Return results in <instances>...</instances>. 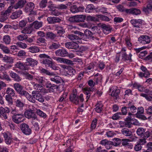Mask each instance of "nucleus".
<instances>
[{"label": "nucleus", "mask_w": 152, "mask_h": 152, "mask_svg": "<svg viewBox=\"0 0 152 152\" xmlns=\"http://www.w3.org/2000/svg\"><path fill=\"white\" fill-rule=\"evenodd\" d=\"M42 22L36 21L31 24L29 27H26L21 31L22 34L19 35L18 38H27V36L26 34H30L33 30L32 26H33L36 29H38L42 26Z\"/></svg>", "instance_id": "nucleus-1"}, {"label": "nucleus", "mask_w": 152, "mask_h": 152, "mask_svg": "<svg viewBox=\"0 0 152 152\" xmlns=\"http://www.w3.org/2000/svg\"><path fill=\"white\" fill-rule=\"evenodd\" d=\"M13 86L15 90L20 96L26 97L31 102H34V100H32V97L31 95L27 91H25L24 87L20 84L18 83H15L13 84Z\"/></svg>", "instance_id": "nucleus-2"}, {"label": "nucleus", "mask_w": 152, "mask_h": 152, "mask_svg": "<svg viewBox=\"0 0 152 152\" xmlns=\"http://www.w3.org/2000/svg\"><path fill=\"white\" fill-rule=\"evenodd\" d=\"M26 0H20L19 1L14 7L11 6L9 7L5 12H1V15H3L5 16L9 15L11 12L13 11V9H17L18 8H22L26 3Z\"/></svg>", "instance_id": "nucleus-3"}, {"label": "nucleus", "mask_w": 152, "mask_h": 152, "mask_svg": "<svg viewBox=\"0 0 152 152\" xmlns=\"http://www.w3.org/2000/svg\"><path fill=\"white\" fill-rule=\"evenodd\" d=\"M69 99L70 101L76 104H79V100L81 102H83L84 100L83 94H81L79 96H78L75 93L71 94Z\"/></svg>", "instance_id": "nucleus-4"}, {"label": "nucleus", "mask_w": 152, "mask_h": 152, "mask_svg": "<svg viewBox=\"0 0 152 152\" xmlns=\"http://www.w3.org/2000/svg\"><path fill=\"white\" fill-rule=\"evenodd\" d=\"M20 128L22 132L26 135H29L31 133V130L29 126L25 123H23L21 124Z\"/></svg>", "instance_id": "nucleus-5"}, {"label": "nucleus", "mask_w": 152, "mask_h": 152, "mask_svg": "<svg viewBox=\"0 0 152 152\" xmlns=\"http://www.w3.org/2000/svg\"><path fill=\"white\" fill-rule=\"evenodd\" d=\"M86 16L84 15H77L70 17L69 20L72 22L83 21L85 19Z\"/></svg>", "instance_id": "nucleus-6"}, {"label": "nucleus", "mask_w": 152, "mask_h": 152, "mask_svg": "<svg viewBox=\"0 0 152 152\" xmlns=\"http://www.w3.org/2000/svg\"><path fill=\"white\" fill-rule=\"evenodd\" d=\"M39 91H34L32 92V96H31L32 97V100H33L34 101V102L33 103H34L35 102V100L33 99V98L35 99L40 102H44V97L39 93Z\"/></svg>", "instance_id": "nucleus-7"}, {"label": "nucleus", "mask_w": 152, "mask_h": 152, "mask_svg": "<svg viewBox=\"0 0 152 152\" xmlns=\"http://www.w3.org/2000/svg\"><path fill=\"white\" fill-rule=\"evenodd\" d=\"M25 117L28 119L32 118L33 120L36 121H39L37 116L34 112L31 109L26 110L24 113Z\"/></svg>", "instance_id": "nucleus-8"}, {"label": "nucleus", "mask_w": 152, "mask_h": 152, "mask_svg": "<svg viewBox=\"0 0 152 152\" xmlns=\"http://www.w3.org/2000/svg\"><path fill=\"white\" fill-rule=\"evenodd\" d=\"M15 66L21 70L24 71H28L30 69V66L26 61L25 63L22 62L20 61H18L15 64Z\"/></svg>", "instance_id": "nucleus-9"}, {"label": "nucleus", "mask_w": 152, "mask_h": 152, "mask_svg": "<svg viewBox=\"0 0 152 152\" xmlns=\"http://www.w3.org/2000/svg\"><path fill=\"white\" fill-rule=\"evenodd\" d=\"M12 118L13 121L17 124L23 122L24 120V115L22 113H19L16 115H12Z\"/></svg>", "instance_id": "nucleus-10"}, {"label": "nucleus", "mask_w": 152, "mask_h": 152, "mask_svg": "<svg viewBox=\"0 0 152 152\" xmlns=\"http://www.w3.org/2000/svg\"><path fill=\"white\" fill-rule=\"evenodd\" d=\"M9 112L10 111L7 107L0 108V118L2 117L4 120L7 119Z\"/></svg>", "instance_id": "nucleus-11"}, {"label": "nucleus", "mask_w": 152, "mask_h": 152, "mask_svg": "<svg viewBox=\"0 0 152 152\" xmlns=\"http://www.w3.org/2000/svg\"><path fill=\"white\" fill-rule=\"evenodd\" d=\"M41 63L45 65L46 66L50 67L53 70H57L58 69V67L56 66L55 64L53 63L52 61L48 59L44 60Z\"/></svg>", "instance_id": "nucleus-12"}, {"label": "nucleus", "mask_w": 152, "mask_h": 152, "mask_svg": "<svg viewBox=\"0 0 152 152\" xmlns=\"http://www.w3.org/2000/svg\"><path fill=\"white\" fill-rule=\"evenodd\" d=\"M53 58L54 60L57 61L58 62L60 63H65L69 64H73V62L72 61L70 60L64 58H62L59 57H56L53 56L52 57Z\"/></svg>", "instance_id": "nucleus-13"}, {"label": "nucleus", "mask_w": 152, "mask_h": 152, "mask_svg": "<svg viewBox=\"0 0 152 152\" xmlns=\"http://www.w3.org/2000/svg\"><path fill=\"white\" fill-rule=\"evenodd\" d=\"M46 87L48 89L50 92H53L55 89L59 88V86L52 84L50 82H48L45 84Z\"/></svg>", "instance_id": "nucleus-14"}, {"label": "nucleus", "mask_w": 152, "mask_h": 152, "mask_svg": "<svg viewBox=\"0 0 152 152\" xmlns=\"http://www.w3.org/2000/svg\"><path fill=\"white\" fill-rule=\"evenodd\" d=\"M130 140L127 139H122L121 144L122 145L125 147L128 148L130 149H132L133 148V145L132 143L130 142Z\"/></svg>", "instance_id": "nucleus-15"}, {"label": "nucleus", "mask_w": 152, "mask_h": 152, "mask_svg": "<svg viewBox=\"0 0 152 152\" xmlns=\"http://www.w3.org/2000/svg\"><path fill=\"white\" fill-rule=\"evenodd\" d=\"M72 42H71V49H77L79 47L78 43H80V41L82 39L85 40L83 39H70Z\"/></svg>", "instance_id": "nucleus-16"}, {"label": "nucleus", "mask_w": 152, "mask_h": 152, "mask_svg": "<svg viewBox=\"0 0 152 152\" xmlns=\"http://www.w3.org/2000/svg\"><path fill=\"white\" fill-rule=\"evenodd\" d=\"M84 9L85 8L83 6H81L78 7L76 5H73L71 7L70 11L72 13H75L83 12Z\"/></svg>", "instance_id": "nucleus-17"}, {"label": "nucleus", "mask_w": 152, "mask_h": 152, "mask_svg": "<svg viewBox=\"0 0 152 152\" xmlns=\"http://www.w3.org/2000/svg\"><path fill=\"white\" fill-rule=\"evenodd\" d=\"M55 53L57 56L62 57L66 56L68 54V53L64 49H59L55 52Z\"/></svg>", "instance_id": "nucleus-18"}, {"label": "nucleus", "mask_w": 152, "mask_h": 152, "mask_svg": "<svg viewBox=\"0 0 152 152\" xmlns=\"http://www.w3.org/2000/svg\"><path fill=\"white\" fill-rule=\"evenodd\" d=\"M34 8V4L32 2H28L25 8V11L26 12H32Z\"/></svg>", "instance_id": "nucleus-19"}, {"label": "nucleus", "mask_w": 152, "mask_h": 152, "mask_svg": "<svg viewBox=\"0 0 152 152\" xmlns=\"http://www.w3.org/2000/svg\"><path fill=\"white\" fill-rule=\"evenodd\" d=\"M128 107L129 109H130V111H128V114L129 116H131L133 115L132 113H134L136 112L137 111V108L133 105L131 102H129L128 104Z\"/></svg>", "instance_id": "nucleus-20"}, {"label": "nucleus", "mask_w": 152, "mask_h": 152, "mask_svg": "<svg viewBox=\"0 0 152 152\" xmlns=\"http://www.w3.org/2000/svg\"><path fill=\"white\" fill-rule=\"evenodd\" d=\"M47 20L49 24H54L60 22L61 20L56 17H49L47 18Z\"/></svg>", "instance_id": "nucleus-21"}, {"label": "nucleus", "mask_w": 152, "mask_h": 152, "mask_svg": "<svg viewBox=\"0 0 152 152\" xmlns=\"http://www.w3.org/2000/svg\"><path fill=\"white\" fill-rule=\"evenodd\" d=\"M121 59L122 61H126L129 60L132 61L131 57L132 55L130 53L129 55H128L126 52H122L121 53Z\"/></svg>", "instance_id": "nucleus-22"}, {"label": "nucleus", "mask_w": 152, "mask_h": 152, "mask_svg": "<svg viewBox=\"0 0 152 152\" xmlns=\"http://www.w3.org/2000/svg\"><path fill=\"white\" fill-rule=\"evenodd\" d=\"M50 79L52 81L55 82L56 84H58L62 82L64 83V82L61 78L59 76L56 75L53 77H51Z\"/></svg>", "instance_id": "nucleus-23"}, {"label": "nucleus", "mask_w": 152, "mask_h": 152, "mask_svg": "<svg viewBox=\"0 0 152 152\" xmlns=\"http://www.w3.org/2000/svg\"><path fill=\"white\" fill-rule=\"evenodd\" d=\"M125 11L127 13L132 14L136 15L140 14L141 13L140 10L137 9L132 8L126 9Z\"/></svg>", "instance_id": "nucleus-24"}, {"label": "nucleus", "mask_w": 152, "mask_h": 152, "mask_svg": "<svg viewBox=\"0 0 152 152\" xmlns=\"http://www.w3.org/2000/svg\"><path fill=\"white\" fill-rule=\"evenodd\" d=\"M26 61L30 66H34L37 65L38 63L37 61L31 58H26Z\"/></svg>", "instance_id": "nucleus-25"}, {"label": "nucleus", "mask_w": 152, "mask_h": 152, "mask_svg": "<svg viewBox=\"0 0 152 152\" xmlns=\"http://www.w3.org/2000/svg\"><path fill=\"white\" fill-rule=\"evenodd\" d=\"M131 23L134 27L136 26H141V25L144 22L143 20L140 19H132L130 21Z\"/></svg>", "instance_id": "nucleus-26"}, {"label": "nucleus", "mask_w": 152, "mask_h": 152, "mask_svg": "<svg viewBox=\"0 0 152 152\" xmlns=\"http://www.w3.org/2000/svg\"><path fill=\"white\" fill-rule=\"evenodd\" d=\"M103 104L101 102L97 103L96 105V107L94 108L96 111L98 113H101L103 110Z\"/></svg>", "instance_id": "nucleus-27"}, {"label": "nucleus", "mask_w": 152, "mask_h": 152, "mask_svg": "<svg viewBox=\"0 0 152 152\" xmlns=\"http://www.w3.org/2000/svg\"><path fill=\"white\" fill-rule=\"evenodd\" d=\"M10 76L17 82H19L21 80L22 78L19 75L14 72H11L10 74Z\"/></svg>", "instance_id": "nucleus-28"}, {"label": "nucleus", "mask_w": 152, "mask_h": 152, "mask_svg": "<svg viewBox=\"0 0 152 152\" xmlns=\"http://www.w3.org/2000/svg\"><path fill=\"white\" fill-rule=\"evenodd\" d=\"M121 132L124 135L126 136L131 137L132 135V132L126 128L122 129Z\"/></svg>", "instance_id": "nucleus-29"}, {"label": "nucleus", "mask_w": 152, "mask_h": 152, "mask_svg": "<svg viewBox=\"0 0 152 152\" xmlns=\"http://www.w3.org/2000/svg\"><path fill=\"white\" fill-rule=\"evenodd\" d=\"M7 95H10V96L14 97L15 96V92L14 90L10 87H8L6 91Z\"/></svg>", "instance_id": "nucleus-30"}, {"label": "nucleus", "mask_w": 152, "mask_h": 152, "mask_svg": "<svg viewBox=\"0 0 152 152\" xmlns=\"http://www.w3.org/2000/svg\"><path fill=\"white\" fill-rule=\"evenodd\" d=\"M0 49L5 54H10L11 51L9 49L7 46L2 44H0Z\"/></svg>", "instance_id": "nucleus-31"}, {"label": "nucleus", "mask_w": 152, "mask_h": 152, "mask_svg": "<svg viewBox=\"0 0 152 152\" xmlns=\"http://www.w3.org/2000/svg\"><path fill=\"white\" fill-rule=\"evenodd\" d=\"M102 28L103 32L105 34H109L111 31V28L109 26L104 25L102 26Z\"/></svg>", "instance_id": "nucleus-32"}, {"label": "nucleus", "mask_w": 152, "mask_h": 152, "mask_svg": "<svg viewBox=\"0 0 152 152\" xmlns=\"http://www.w3.org/2000/svg\"><path fill=\"white\" fill-rule=\"evenodd\" d=\"M22 13V11L19 10L13 13L11 16L10 17L12 19H15L20 17Z\"/></svg>", "instance_id": "nucleus-33"}, {"label": "nucleus", "mask_w": 152, "mask_h": 152, "mask_svg": "<svg viewBox=\"0 0 152 152\" xmlns=\"http://www.w3.org/2000/svg\"><path fill=\"white\" fill-rule=\"evenodd\" d=\"M3 134L6 143L8 145L10 144L12 142L11 138L6 133H4Z\"/></svg>", "instance_id": "nucleus-34"}, {"label": "nucleus", "mask_w": 152, "mask_h": 152, "mask_svg": "<svg viewBox=\"0 0 152 152\" xmlns=\"http://www.w3.org/2000/svg\"><path fill=\"white\" fill-rule=\"evenodd\" d=\"M112 141L113 146H117L119 145L122 142V139L119 138H115L113 139Z\"/></svg>", "instance_id": "nucleus-35"}, {"label": "nucleus", "mask_w": 152, "mask_h": 152, "mask_svg": "<svg viewBox=\"0 0 152 152\" xmlns=\"http://www.w3.org/2000/svg\"><path fill=\"white\" fill-rule=\"evenodd\" d=\"M12 97L9 95H6L5 96V99L8 105H12L13 104V101Z\"/></svg>", "instance_id": "nucleus-36"}, {"label": "nucleus", "mask_w": 152, "mask_h": 152, "mask_svg": "<svg viewBox=\"0 0 152 152\" xmlns=\"http://www.w3.org/2000/svg\"><path fill=\"white\" fill-rule=\"evenodd\" d=\"M95 8L93 4H89L87 5L85 10L86 12L88 13L91 12L95 9Z\"/></svg>", "instance_id": "nucleus-37"}, {"label": "nucleus", "mask_w": 152, "mask_h": 152, "mask_svg": "<svg viewBox=\"0 0 152 152\" xmlns=\"http://www.w3.org/2000/svg\"><path fill=\"white\" fill-rule=\"evenodd\" d=\"M3 60L10 63H12L13 61V59L12 57L5 55L4 57L3 56Z\"/></svg>", "instance_id": "nucleus-38"}, {"label": "nucleus", "mask_w": 152, "mask_h": 152, "mask_svg": "<svg viewBox=\"0 0 152 152\" xmlns=\"http://www.w3.org/2000/svg\"><path fill=\"white\" fill-rule=\"evenodd\" d=\"M147 150H144L142 152H152V142H148L146 145Z\"/></svg>", "instance_id": "nucleus-39"}, {"label": "nucleus", "mask_w": 152, "mask_h": 152, "mask_svg": "<svg viewBox=\"0 0 152 152\" xmlns=\"http://www.w3.org/2000/svg\"><path fill=\"white\" fill-rule=\"evenodd\" d=\"M15 103V106L20 108H22L24 106V104L19 99H17Z\"/></svg>", "instance_id": "nucleus-40"}, {"label": "nucleus", "mask_w": 152, "mask_h": 152, "mask_svg": "<svg viewBox=\"0 0 152 152\" xmlns=\"http://www.w3.org/2000/svg\"><path fill=\"white\" fill-rule=\"evenodd\" d=\"M29 51L32 53H36L39 52V48L36 46L30 47L28 48Z\"/></svg>", "instance_id": "nucleus-41"}, {"label": "nucleus", "mask_w": 152, "mask_h": 152, "mask_svg": "<svg viewBox=\"0 0 152 152\" xmlns=\"http://www.w3.org/2000/svg\"><path fill=\"white\" fill-rule=\"evenodd\" d=\"M120 92V90L119 89H116L115 91H113L112 92L111 95L112 96L115 97V99H117L118 97V94Z\"/></svg>", "instance_id": "nucleus-42"}, {"label": "nucleus", "mask_w": 152, "mask_h": 152, "mask_svg": "<svg viewBox=\"0 0 152 152\" xmlns=\"http://www.w3.org/2000/svg\"><path fill=\"white\" fill-rule=\"evenodd\" d=\"M129 110V108L128 107V104H126V106L123 107L121 110L122 115H126Z\"/></svg>", "instance_id": "nucleus-43"}, {"label": "nucleus", "mask_w": 152, "mask_h": 152, "mask_svg": "<svg viewBox=\"0 0 152 152\" xmlns=\"http://www.w3.org/2000/svg\"><path fill=\"white\" fill-rule=\"evenodd\" d=\"M23 74L26 79L28 80H32L33 79V76L29 74L28 72H23Z\"/></svg>", "instance_id": "nucleus-44"}, {"label": "nucleus", "mask_w": 152, "mask_h": 152, "mask_svg": "<svg viewBox=\"0 0 152 152\" xmlns=\"http://www.w3.org/2000/svg\"><path fill=\"white\" fill-rule=\"evenodd\" d=\"M138 41L142 44L149 43L151 42L150 39H138Z\"/></svg>", "instance_id": "nucleus-45"}, {"label": "nucleus", "mask_w": 152, "mask_h": 152, "mask_svg": "<svg viewBox=\"0 0 152 152\" xmlns=\"http://www.w3.org/2000/svg\"><path fill=\"white\" fill-rule=\"evenodd\" d=\"M128 1H131L132 2L129 3L128 4L125 3V4H127V5L129 6H136L137 4V2H135L134 1H136L138 2V3H140V2L138 0H127Z\"/></svg>", "instance_id": "nucleus-46"}, {"label": "nucleus", "mask_w": 152, "mask_h": 152, "mask_svg": "<svg viewBox=\"0 0 152 152\" xmlns=\"http://www.w3.org/2000/svg\"><path fill=\"white\" fill-rule=\"evenodd\" d=\"M145 130V129H144L143 128H139L137 130L136 133L138 135L141 136L144 134Z\"/></svg>", "instance_id": "nucleus-47"}, {"label": "nucleus", "mask_w": 152, "mask_h": 152, "mask_svg": "<svg viewBox=\"0 0 152 152\" xmlns=\"http://www.w3.org/2000/svg\"><path fill=\"white\" fill-rule=\"evenodd\" d=\"M34 88L39 91H41V90L45 89L43 88V87L39 84L35 83L34 85Z\"/></svg>", "instance_id": "nucleus-48"}, {"label": "nucleus", "mask_w": 152, "mask_h": 152, "mask_svg": "<svg viewBox=\"0 0 152 152\" xmlns=\"http://www.w3.org/2000/svg\"><path fill=\"white\" fill-rule=\"evenodd\" d=\"M41 72L42 73L45 74L47 75L53 76L54 75L53 72H50L49 71L45 69L42 68L40 70Z\"/></svg>", "instance_id": "nucleus-49"}, {"label": "nucleus", "mask_w": 152, "mask_h": 152, "mask_svg": "<svg viewBox=\"0 0 152 152\" xmlns=\"http://www.w3.org/2000/svg\"><path fill=\"white\" fill-rule=\"evenodd\" d=\"M68 70L67 71V73L70 75H74L76 72V71L72 67H70L68 68Z\"/></svg>", "instance_id": "nucleus-50"}, {"label": "nucleus", "mask_w": 152, "mask_h": 152, "mask_svg": "<svg viewBox=\"0 0 152 152\" xmlns=\"http://www.w3.org/2000/svg\"><path fill=\"white\" fill-rule=\"evenodd\" d=\"M36 113L39 116L44 118H45L47 117L46 114L40 110H37Z\"/></svg>", "instance_id": "nucleus-51"}, {"label": "nucleus", "mask_w": 152, "mask_h": 152, "mask_svg": "<svg viewBox=\"0 0 152 152\" xmlns=\"http://www.w3.org/2000/svg\"><path fill=\"white\" fill-rule=\"evenodd\" d=\"M121 115V113L120 112L117 113L113 115L112 116V118L113 120L119 119Z\"/></svg>", "instance_id": "nucleus-52"}, {"label": "nucleus", "mask_w": 152, "mask_h": 152, "mask_svg": "<svg viewBox=\"0 0 152 152\" xmlns=\"http://www.w3.org/2000/svg\"><path fill=\"white\" fill-rule=\"evenodd\" d=\"M84 36L87 38H94L92 37V33L91 32L88 30H86L84 32Z\"/></svg>", "instance_id": "nucleus-53"}, {"label": "nucleus", "mask_w": 152, "mask_h": 152, "mask_svg": "<svg viewBox=\"0 0 152 152\" xmlns=\"http://www.w3.org/2000/svg\"><path fill=\"white\" fill-rule=\"evenodd\" d=\"M96 64L95 62H91L86 67V69L89 70H91V71H93Z\"/></svg>", "instance_id": "nucleus-54"}, {"label": "nucleus", "mask_w": 152, "mask_h": 152, "mask_svg": "<svg viewBox=\"0 0 152 152\" xmlns=\"http://www.w3.org/2000/svg\"><path fill=\"white\" fill-rule=\"evenodd\" d=\"M97 66L98 68H99L100 70H102L104 68L105 65L103 62H99L97 64Z\"/></svg>", "instance_id": "nucleus-55"}, {"label": "nucleus", "mask_w": 152, "mask_h": 152, "mask_svg": "<svg viewBox=\"0 0 152 152\" xmlns=\"http://www.w3.org/2000/svg\"><path fill=\"white\" fill-rule=\"evenodd\" d=\"M60 46V45L58 43H52V44L50 46V48L52 49H56L58 48Z\"/></svg>", "instance_id": "nucleus-56"}, {"label": "nucleus", "mask_w": 152, "mask_h": 152, "mask_svg": "<svg viewBox=\"0 0 152 152\" xmlns=\"http://www.w3.org/2000/svg\"><path fill=\"white\" fill-rule=\"evenodd\" d=\"M142 114H136L135 115L136 117L143 120H145L147 119V118L144 115H142Z\"/></svg>", "instance_id": "nucleus-57"}, {"label": "nucleus", "mask_w": 152, "mask_h": 152, "mask_svg": "<svg viewBox=\"0 0 152 152\" xmlns=\"http://www.w3.org/2000/svg\"><path fill=\"white\" fill-rule=\"evenodd\" d=\"M142 148V147L138 142H137L136 144L134 147V150L137 151H140Z\"/></svg>", "instance_id": "nucleus-58"}, {"label": "nucleus", "mask_w": 152, "mask_h": 152, "mask_svg": "<svg viewBox=\"0 0 152 152\" xmlns=\"http://www.w3.org/2000/svg\"><path fill=\"white\" fill-rule=\"evenodd\" d=\"M102 79V75H100L98 77H95L94 79L95 84H97L99 82H100Z\"/></svg>", "instance_id": "nucleus-59"}, {"label": "nucleus", "mask_w": 152, "mask_h": 152, "mask_svg": "<svg viewBox=\"0 0 152 152\" xmlns=\"http://www.w3.org/2000/svg\"><path fill=\"white\" fill-rule=\"evenodd\" d=\"M67 95V93L66 92L64 93L62 95H61L59 99L58 100V102H61L63 101L64 99L66 98V96Z\"/></svg>", "instance_id": "nucleus-60"}, {"label": "nucleus", "mask_w": 152, "mask_h": 152, "mask_svg": "<svg viewBox=\"0 0 152 152\" xmlns=\"http://www.w3.org/2000/svg\"><path fill=\"white\" fill-rule=\"evenodd\" d=\"M45 79L43 78L42 77L37 78L36 79L37 80L39 83L42 85L45 83Z\"/></svg>", "instance_id": "nucleus-61"}, {"label": "nucleus", "mask_w": 152, "mask_h": 152, "mask_svg": "<svg viewBox=\"0 0 152 152\" xmlns=\"http://www.w3.org/2000/svg\"><path fill=\"white\" fill-rule=\"evenodd\" d=\"M16 44L17 45L19 46L20 47L23 48H25L27 46L26 44L20 42H18L16 43Z\"/></svg>", "instance_id": "nucleus-62"}, {"label": "nucleus", "mask_w": 152, "mask_h": 152, "mask_svg": "<svg viewBox=\"0 0 152 152\" xmlns=\"http://www.w3.org/2000/svg\"><path fill=\"white\" fill-rule=\"evenodd\" d=\"M146 113L150 115H152V106H149L148 108L145 109Z\"/></svg>", "instance_id": "nucleus-63"}, {"label": "nucleus", "mask_w": 152, "mask_h": 152, "mask_svg": "<svg viewBox=\"0 0 152 152\" xmlns=\"http://www.w3.org/2000/svg\"><path fill=\"white\" fill-rule=\"evenodd\" d=\"M140 69L142 71L144 72L145 74H146L147 75H150L149 72L145 67L143 66H142L140 67Z\"/></svg>", "instance_id": "nucleus-64"}]
</instances>
